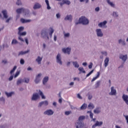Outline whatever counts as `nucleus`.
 I'll return each mask as SVG.
<instances>
[{
	"instance_id": "1",
	"label": "nucleus",
	"mask_w": 128,
	"mask_h": 128,
	"mask_svg": "<svg viewBox=\"0 0 128 128\" xmlns=\"http://www.w3.org/2000/svg\"><path fill=\"white\" fill-rule=\"evenodd\" d=\"M84 118H86V117L84 116H80L79 117V121L76 124V128H80L84 126V122H82L81 120H84Z\"/></svg>"
},
{
	"instance_id": "2",
	"label": "nucleus",
	"mask_w": 128,
	"mask_h": 128,
	"mask_svg": "<svg viewBox=\"0 0 128 128\" xmlns=\"http://www.w3.org/2000/svg\"><path fill=\"white\" fill-rule=\"evenodd\" d=\"M88 24V20L84 16H82L79 19V22H76V24Z\"/></svg>"
},
{
	"instance_id": "3",
	"label": "nucleus",
	"mask_w": 128,
	"mask_h": 128,
	"mask_svg": "<svg viewBox=\"0 0 128 128\" xmlns=\"http://www.w3.org/2000/svg\"><path fill=\"white\" fill-rule=\"evenodd\" d=\"M17 14H22V12H24L25 14V16L28 14L29 11L28 10H26L24 8H20L16 10Z\"/></svg>"
},
{
	"instance_id": "4",
	"label": "nucleus",
	"mask_w": 128,
	"mask_h": 128,
	"mask_svg": "<svg viewBox=\"0 0 128 128\" xmlns=\"http://www.w3.org/2000/svg\"><path fill=\"white\" fill-rule=\"evenodd\" d=\"M58 4H60V6H62L64 4L69 6V4H70V2L68 0H63L61 2H59Z\"/></svg>"
},
{
	"instance_id": "5",
	"label": "nucleus",
	"mask_w": 128,
	"mask_h": 128,
	"mask_svg": "<svg viewBox=\"0 0 128 128\" xmlns=\"http://www.w3.org/2000/svg\"><path fill=\"white\" fill-rule=\"evenodd\" d=\"M72 50V48H64L62 49V51L64 54H70V52Z\"/></svg>"
},
{
	"instance_id": "6",
	"label": "nucleus",
	"mask_w": 128,
	"mask_h": 128,
	"mask_svg": "<svg viewBox=\"0 0 128 128\" xmlns=\"http://www.w3.org/2000/svg\"><path fill=\"white\" fill-rule=\"evenodd\" d=\"M56 62L60 64H62V59L60 58V54H58L56 56Z\"/></svg>"
},
{
	"instance_id": "7",
	"label": "nucleus",
	"mask_w": 128,
	"mask_h": 128,
	"mask_svg": "<svg viewBox=\"0 0 128 128\" xmlns=\"http://www.w3.org/2000/svg\"><path fill=\"white\" fill-rule=\"evenodd\" d=\"M102 125V122H98V121H96V123L92 126V128H96V126H100Z\"/></svg>"
},
{
	"instance_id": "8",
	"label": "nucleus",
	"mask_w": 128,
	"mask_h": 128,
	"mask_svg": "<svg viewBox=\"0 0 128 128\" xmlns=\"http://www.w3.org/2000/svg\"><path fill=\"white\" fill-rule=\"evenodd\" d=\"M116 90H114V87L111 88V92L109 93L110 96H116Z\"/></svg>"
},
{
	"instance_id": "9",
	"label": "nucleus",
	"mask_w": 128,
	"mask_h": 128,
	"mask_svg": "<svg viewBox=\"0 0 128 128\" xmlns=\"http://www.w3.org/2000/svg\"><path fill=\"white\" fill-rule=\"evenodd\" d=\"M40 76H42V74H38V76H36V78L35 80V82L36 84H38L40 80Z\"/></svg>"
},
{
	"instance_id": "10",
	"label": "nucleus",
	"mask_w": 128,
	"mask_h": 128,
	"mask_svg": "<svg viewBox=\"0 0 128 128\" xmlns=\"http://www.w3.org/2000/svg\"><path fill=\"white\" fill-rule=\"evenodd\" d=\"M44 114H47V116H52L54 114V112L52 110H47L44 112Z\"/></svg>"
},
{
	"instance_id": "11",
	"label": "nucleus",
	"mask_w": 128,
	"mask_h": 128,
	"mask_svg": "<svg viewBox=\"0 0 128 128\" xmlns=\"http://www.w3.org/2000/svg\"><path fill=\"white\" fill-rule=\"evenodd\" d=\"M40 98L38 94H33L32 97V100H36Z\"/></svg>"
},
{
	"instance_id": "12",
	"label": "nucleus",
	"mask_w": 128,
	"mask_h": 128,
	"mask_svg": "<svg viewBox=\"0 0 128 128\" xmlns=\"http://www.w3.org/2000/svg\"><path fill=\"white\" fill-rule=\"evenodd\" d=\"M120 58L122 60L123 62H126V59L128 58V56L127 55L124 56L122 54H120Z\"/></svg>"
},
{
	"instance_id": "13",
	"label": "nucleus",
	"mask_w": 128,
	"mask_h": 128,
	"mask_svg": "<svg viewBox=\"0 0 128 128\" xmlns=\"http://www.w3.org/2000/svg\"><path fill=\"white\" fill-rule=\"evenodd\" d=\"M44 105L45 106H48V100H45L44 102H42L39 104V106H42Z\"/></svg>"
},
{
	"instance_id": "14",
	"label": "nucleus",
	"mask_w": 128,
	"mask_h": 128,
	"mask_svg": "<svg viewBox=\"0 0 128 128\" xmlns=\"http://www.w3.org/2000/svg\"><path fill=\"white\" fill-rule=\"evenodd\" d=\"M96 32H97L98 36H102L103 34H102V30L97 29L96 30Z\"/></svg>"
},
{
	"instance_id": "15",
	"label": "nucleus",
	"mask_w": 128,
	"mask_h": 128,
	"mask_svg": "<svg viewBox=\"0 0 128 128\" xmlns=\"http://www.w3.org/2000/svg\"><path fill=\"white\" fill-rule=\"evenodd\" d=\"M110 62V58H106L104 62V68H106L108 66V62Z\"/></svg>"
},
{
	"instance_id": "16",
	"label": "nucleus",
	"mask_w": 128,
	"mask_h": 128,
	"mask_svg": "<svg viewBox=\"0 0 128 128\" xmlns=\"http://www.w3.org/2000/svg\"><path fill=\"white\" fill-rule=\"evenodd\" d=\"M41 35L42 36H48V32H46V30L44 29L42 30Z\"/></svg>"
},
{
	"instance_id": "17",
	"label": "nucleus",
	"mask_w": 128,
	"mask_h": 128,
	"mask_svg": "<svg viewBox=\"0 0 128 128\" xmlns=\"http://www.w3.org/2000/svg\"><path fill=\"white\" fill-rule=\"evenodd\" d=\"M2 14H3L4 18H8V12L6 10H4L2 11Z\"/></svg>"
},
{
	"instance_id": "18",
	"label": "nucleus",
	"mask_w": 128,
	"mask_h": 128,
	"mask_svg": "<svg viewBox=\"0 0 128 128\" xmlns=\"http://www.w3.org/2000/svg\"><path fill=\"white\" fill-rule=\"evenodd\" d=\"M64 20H72V15H67Z\"/></svg>"
},
{
	"instance_id": "19",
	"label": "nucleus",
	"mask_w": 128,
	"mask_h": 128,
	"mask_svg": "<svg viewBox=\"0 0 128 128\" xmlns=\"http://www.w3.org/2000/svg\"><path fill=\"white\" fill-rule=\"evenodd\" d=\"M42 7V6H40V4L38 3H36L34 6V10H36V8H40Z\"/></svg>"
},
{
	"instance_id": "20",
	"label": "nucleus",
	"mask_w": 128,
	"mask_h": 128,
	"mask_svg": "<svg viewBox=\"0 0 128 128\" xmlns=\"http://www.w3.org/2000/svg\"><path fill=\"white\" fill-rule=\"evenodd\" d=\"M106 20H104V22H100L99 24H98V26L100 28H102V26H104L106 24Z\"/></svg>"
},
{
	"instance_id": "21",
	"label": "nucleus",
	"mask_w": 128,
	"mask_h": 128,
	"mask_svg": "<svg viewBox=\"0 0 128 128\" xmlns=\"http://www.w3.org/2000/svg\"><path fill=\"white\" fill-rule=\"evenodd\" d=\"M42 58H40V56H38V58L36 59V61L38 62V64H42Z\"/></svg>"
},
{
	"instance_id": "22",
	"label": "nucleus",
	"mask_w": 128,
	"mask_h": 128,
	"mask_svg": "<svg viewBox=\"0 0 128 128\" xmlns=\"http://www.w3.org/2000/svg\"><path fill=\"white\" fill-rule=\"evenodd\" d=\"M20 22H22V24H26V22H30V20H24V18L20 19Z\"/></svg>"
},
{
	"instance_id": "23",
	"label": "nucleus",
	"mask_w": 128,
	"mask_h": 128,
	"mask_svg": "<svg viewBox=\"0 0 128 128\" xmlns=\"http://www.w3.org/2000/svg\"><path fill=\"white\" fill-rule=\"evenodd\" d=\"M30 52V50H28L27 51H25V52L21 51L19 52L18 56L26 54H28V52Z\"/></svg>"
},
{
	"instance_id": "24",
	"label": "nucleus",
	"mask_w": 128,
	"mask_h": 128,
	"mask_svg": "<svg viewBox=\"0 0 128 128\" xmlns=\"http://www.w3.org/2000/svg\"><path fill=\"white\" fill-rule=\"evenodd\" d=\"M48 77L46 76L43 79V84H46L48 82Z\"/></svg>"
},
{
	"instance_id": "25",
	"label": "nucleus",
	"mask_w": 128,
	"mask_h": 128,
	"mask_svg": "<svg viewBox=\"0 0 128 128\" xmlns=\"http://www.w3.org/2000/svg\"><path fill=\"white\" fill-rule=\"evenodd\" d=\"M50 32L49 33L50 38H52V34H54V29L52 28H50Z\"/></svg>"
},
{
	"instance_id": "26",
	"label": "nucleus",
	"mask_w": 128,
	"mask_h": 128,
	"mask_svg": "<svg viewBox=\"0 0 128 128\" xmlns=\"http://www.w3.org/2000/svg\"><path fill=\"white\" fill-rule=\"evenodd\" d=\"M100 108H96L94 110V114H100Z\"/></svg>"
},
{
	"instance_id": "27",
	"label": "nucleus",
	"mask_w": 128,
	"mask_h": 128,
	"mask_svg": "<svg viewBox=\"0 0 128 128\" xmlns=\"http://www.w3.org/2000/svg\"><path fill=\"white\" fill-rule=\"evenodd\" d=\"M88 106V105L86 104H84L80 107L81 110H86Z\"/></svg>"
},
{
	"instance_id": "28",
	"label": "nucleus",
	"mask_w": 128,
	"mask_h": 128,
	"mask_svg": "<svg viewBox=\"0 0 128 128\" xmlns=\"http://www.w3.org/2000/svg\"><path fill=\"white\" fill-rule=\"evenodd\" d=\"M72 64H73V65L74 66L75 68H80V65L78 64V62H73Z\"/></svg>"
},
{
	"instance_id": "29",
	"label": "nucleus",
	"mask_w": 128,
	"mask_h": 128,
	"mask_svg": "<svg viewBox=\"0 0 128 128\" xmlns=\"http://www.w3.org/2000/svg\"><path fill=\"white\" fill-rule=\"evenodd\" d=\"M45 2L47 5L48 10H50V3L48 2V0H45Z\"/></svg>"
},
{
	"instance_id": "30",
	"label": "nucleus",
	"mask_w": 128,
	"mask_h": 128,
	"mask_svg": "<svg viewBox=\"0 0 128 128\" xmlns=\"http://www.w3.org/2000/svg\"><path fill=\"white\" fill-rule=\"evenodd\" d=\"M122 98H123L124 102H126V100H128V96L127 95L123 94Z\"/></svg>"
},
{
	"instance_id": "31",
	"label": "nucleus",
	"mask_w": 128,
	"mask_h": 128,
	"mask_svg": "<svg viewBox=\"0 0 128 128\" xmlns=\"http://www.w3.org/2000/svg\"><path fill=\"white\" fill-rule=\"evenodd\" d=\"M107 2L108 4L110 5L112 8H114V4L110 2V0H107Z\"/></svg>"
},
{
	"instance_id": "32",
	"label": "nucleus",
	"mask_w": 128,
	"mask_h": 128,
	"mask_svg": "<svg viewBox=\"0 0 128 128\" xmlns=\"http://www.w3.org/2000/svg\"><path fill=\"white\" fill-rule=\"evenodd\" d=\"M78 70H80V72H83V74H86V71L84 70V68L82 67L79 68Z\"/></svg>"
},
{
	"instance_id": "33",
	"label": "nucleus",
	"mask_w": 128,
	"mask_h": 128,
	"mask_svg": "<svg viewBox=\"0 0 128 128\" xmlns=\"http://www.w3.org/2000/svg\"><path fill=\"white\" fill-rule=\"evenodd\" d=\"M6 94L8 98H10V96H12L14 94V92H11L10 93H8V92H6Z\"/></svg>"
},
{
	"instance_id": "34",
	"label": "nucleus",
	"mask_w": 128,
	"mask_h": 128,
	"mask_svg": "<svg viewBox=\"0 0 128 128\" xmlns=\"http://www.w3.org/2000/svg\"><path fill=\"white\" fill-rule=\"evenodd\" d=\"M88 108H91L92 110V108H94V104L90 103L88 106Z\"/></svg>"
},
{
	"instance_id": "35",
	"label": "nucleus",
	"mask_w": 128,
	"mask_h": 128,
	"mask_svg": "<svg viewBox=\"0 0 128 128\" xmlns=\"http://www.w3.org/2000/svg\"><path fill=\"white\" fill-rule=\"evenodd\" d=\"M16 70V66H14V68H12V70H11V71L10 72V74H14V70Z\"/></svg>"
},
{
	"instance_id": "36",
	"label": "nucleus",
	"mask_w": 128,
	"mask_h": 128,
	"mask_svg": "<svg viewBox=\"0 0 128 128\" xmlns=\"http://www.w3.org/2000/svg\"><path fill=\"white\" fill-rule=\"evenodd\" d=\"M18 34H19V36H26V32H18Z\"/></svg>"
},
{
	"instance_id": "37",
	"label": "nucleus",
	"mask_w": 128,
	"mask_h": 128,
	"mask_svg": "<svg viewBox=\"0 0 128 128\" xmlns=\"http://www.w3.org/2000/svg\"><path fill=\"white\" fill-rule=\"evenodd\" d=\"M39 94L40 96H41L42 98H46V97L44 96V93H42V92H41L40 90H39Z\"/></svg>"
},
{
	"instance_id": "38",
	"label": "nucleus",
	"mask_w": 128,
	"mask_h": 128,
	"mask_svg": "<svg viewBox=\"0 0 128 128\" xmlns=\"http://www.w3.org/2000/svg\"><path fill=\"white\" fill-rule=\"evenodd\" d=\"M22 82V79H20L18 80L16 84L18 86H19V84H20Z\"/></svg>"
},
{
	"instance_id": "39",
	"label": "nucleus",
	"mask_w": 128,
	"mask_h": 128,
	"mask_svg": "<svg viewBox=\"0 0 128 128\" xmlns=\"http://www.w3.org/2000/svg\"><path fill=\"white\" fill-rule=\"evenodd\" d=\"M18 44V40H16L15 39L12 40V44Z\"/></svg>"
},
{
	"instance_id": "40",
	"label": "nucleus",
	"mask_w": 128,
	"mask_h": 128,
	"mask_svg": "<svg viewBox=\"0 0 128 128\" xmlns=\"http://www.w3.org/2000/svg\"><path fill=\"white\" fill-rule=\"evenodd\" d=\"M88 112H90V118H94V114H92V111H88Z\"/></svg>"
},
{
	"instance_id": "41",
	"label": "nucleus",
	"mask_w": 128,
	"mask_h": 128,
	"mask_svg": "<svg viewBox=\"0 0 128 128\" xmlns=\"http://www.w3.org/2000/svg\"><path fill=\"white\" fill-rule=\"evenodd\" d=\"M24 30V27L21 26L18 28V32H22V30Z\"/></svg>"
},
{
	"instance_id": "42",
	"label": "nucleus",
	"mask_w": 128,
	"mask_h": 128,
	"mask_svg": "<svg viewBox=\"0 0 128 128\" xmlns=\"http://www.w3.org/2000/svg\"><path fill=\"white\" fill-rule=\"evenodd\" d=\"M92 72H94V70H92L88 74H87L86 77L88 78V76H90Z\"/></svg>"
},
{
	"instance_id": "43",
	"label": "nucleus",
	"mask_w": 128,
	"mask_h": 128,
	"mask_svg": "<svg viewBox=\"0 0 128 128\" xmlns=\"http://www.w3.org/2000/svg\"><path fill=\"white\" fill-rule=\"evenodd\" d=\"M118 42L119 44H120L121 42H122V44H123L124 46L126 44V42L122 40H120L118 41Z\"/></svg>"
},
{
	"instance_id": "44",
	"label": "nucleus",
	"mask_w": 128,
	"mask_h": 128,
	"mask_svg": "<svg viewBox=\"0 0 128 128\" xmlns=\"http://www.w3.org/2000/svg\"><path fill=\"white\" fill-rule=\"evenodd\" d=\"M29 82H30V79H28V78H24V82H26V84H28Z\"/></svg>"
},
{
	"instance_id": "45",
	"label": "nucleus",
	"mask_w": 128,
	"mask_h": 128,
	"mask_svg": "<svg viewBox=\"0 0 128 128\" xmlns=\"http://www.w3.org/2000/svg\"><path fill=\"white\" fill-rule=\"evenodd\" d=\"M16 4H17V6H20V4H22V2H20V0H18Z\"/></svg>"
},
{
	"instance_id": "46",
	"label": "nucleus",
	"mask_w": 128,
	"mask_h": 128,
	"mask_svg": "<svg viewBox=\"0 0 128 128\" xmlns=\"http://www.w3.org/2000/svg\"><path fill=\"white\" fill-rule=\"evenodd\" d=\"M71 113H72L71 111H66L65 112V114H66V116H68Z\"/></svg>"
},
{
	"instance_id": "47",
	"label": "nucleus",
	"mask_w": 128,
	"mask_h": 128,
	"mask_svg": "<svg viewBox=\"0 0 128 128\" xmlns=\"http://www.w3.org/2000/svg\"><path fill=\"white\" fill-rule=\"evenodd\" d=\"M20 74V71H17L14 75V78H17V76Z\"/></svg>"
},
{
	"instance_id": "48",
	"label": "nucleus",
	"mask_w": 128,
	"mask_h": 128,
	"mask_svg": "<svg viewBox=\"0 0 128 128\" xmlns=\"http://www.w3.org/2000/svg\"><path fill=\"white\" fill-rule=\"evenodd\" d=\"M20 64H24V59H21L20 60Z\"/></svg>"
},
{
	"instance_id": "49",
	"label": "nucleus",
	"mask_w": 128,
	"mask_h": 128,
	"mask_svg": "<svg viewBox=\"0 0 128 128\" xmlns=\"http://www.w3.org/2000/svg\"><path fill=\"white\" fill-rule=\"evenodd\" d=\"M100 72H97V75L96 76V78H100Z\"/></svg>"
},
{
	"instance_id": "50",
	"label": "nucleus",
	"mask_w": 128,
	"mask_h": 128,
	"mask_svg": "<svg viewBox=\"0 0 128 128\" xmlns=\"http://www.w3.org/2000/svg\"><path fill=\"white\" fill-rule=\"evenodd\" d=\"M18 40L21 42H24V38H22L20 36L18 37Z\"/></svg>"
},
{
	"instance_id": "51",
	"label": "nucleus",
	"mask_w": 128,
	"mask_h": 128,
	"mask_svg": "<svg viewBox=\"0 0 128 128\" xmlns=\"http://www.w3.org/2000/svg\"><path fill=\"white\" fill-rule=\"evenodd\" d=\"M77 96L78 98H80V100L82 99V98L80 96V94H78Z\"/></svg>"
},
{
	"instance_id": "52",
	"label": "nucleus",
	"mask_w": 128,
	"mask_h": 128,
	"mask_svg": "<svg viewBox=\"0 0 128 128\" xmlns=\"http://www.w3.org/2000/svg\"><path fill=\"white\" fill-rule=\"evenodd\" d=\"M64 36H65L66 38H68V37L70 36V33L65 34H64Z\"/></svg>"
},
{
	"instance_id": "53",
	"label": "nucleus",
	"mask_w": 128,
	"mask_h": 128,
	"mask_svg": "<svg viewBox=\"0 0 128 128\" xmlns=\"http://www.w3.org/2000/svg\"><path fill=\"white\" fill-rule=\"evenodd\" d=\"M113 16H118V14H116V12H113Z\"/></svg>"
},
{
	"instance_id": "54",
	"label": "nucleus",
	"mask_w": 128,
	"mask_h": 128,
	"mask_svg": "<svg viewBox=\"0 0 128 128\" xmlns=\"http://www.w3.org/2000/svg\"><path fill=\"white\" fill-rule=\"evenodd\" d=\"M8 48V44H4L3 48Z\"/></svg>"
},
{
	"instance_id": "55",
	"label": "nucleus",
	"mask_w": 128,
	"mask_h": 128,
	"mask_svg": "<svg viewBox=\"0 0 128 128\" xmlns=\"http://www.w3.org/2000/svg\"><path fill=\"white\" fill-rule=\"evenodd\" d=\"M10 20H12V18L10 17L6 20V22H10Z\"/></svg>"
},
{
	"instance_id": "56",
	"label": "nucleus",
	"mask_w": 128,
	"mask_h": 128,
	"mask_svg": "<svg viewBox=\"0 0 128 128\" xmlns=\"http://www.w3.org/2000/svg\"><path fill=\"white\" fill-rule=\"evenodd\" d=\"M125 116L126 122L128 124V116Z\"/></svg>"
},
{
	"instance_id": "57",
	"label": "nucleus",
	"mask_w": 128,
	"mask_h": 128,
	"mask_svg": "<svg viewBox=\"0 0 128 128\" xmlns=\"http://www.w3.org/2000/svg\"><path fill=\"white\" fill-rule=\"evenodd\" d=\"M92 68V63H90L88 66V68Z\"/></svg>"
},
{
	"instance_id": "58",
	"label": "nucleus",
	"mask_w": 128,
	"mask_h": 128,
	"mask_svg": "<svg viewBox=\"0 0 128 128\" xmlns=\"http://www.w3.org/2000/svg\"><path fill=\"white\" fill-rule=\"evenodd\" d=\"M25 42H26V44H28V40L27 38H25Z\"/></svg>"
},
{
	"instance_id": "59",
	"label": "nucleus",
	"mask_w": 128,
	"mask_h": 128,
	"mask_svg": "<svg viewBox=\"0 0 128 128\" xmlns=\"http://www.w3.org/2000/svg\"><path fill=\"white\" fill-rule=\"evenodd\" d=\"M14 78V76H11L10 78H9V80H12V79Z\"/></svg>"
},
{
	"instance_id": "60",
	"label": "nucleus",
	"mask_w": 128,
	"mask_h": 128,
	"mask_svg": "<svg viewBox=\"0 0 128 128\" xmlns=\"http://www.w3.org/2000/svg\"><path fill=\"white\" fill-rule=\"evenodd\" d=\"M95 10H96V12H98V10H100V8L96 7V8H95Z\"/></svg>"
},
{
	"instance_id": "61",
	"label": "nucleus",
	"mask_w": 128,
	"mask_h": 128,
	"mask_svg": "<svg viewBox=\"0 0 128 128\" xmlns=\"http://www.w3.org/2000/svg\"><path fill=\"white\" fill-rule=\"evenodd\" d=\"M56 16L57 18H60V14H56Z\"/></svg>"
},
{
	"instance_id": "62",
	"label": "nucleus",
	"mask_w": 128,
	"mask_h": 128,
	"mask_svg": "<svg viewBox=\"0 0 128 128\" xmlns=\"http://www.w3.org/2000/svg\"><path fill=\"white\" fill-rule=\"evenodd\" d=\"M96 78H96V77L93 78H92V82H94V80H96Z\"/></svg>"
},
{
	"instance_id": "63",
	"label": "nucleus",
	"mask_w": 128,
	"mask_h": 128,
	"mask_svg": "<svg viewBox=\"0 0 128 128\" xmlns=\"http://www.w3.org/2000/svg\"><path fill=\"white\" fill-rule=\"evenodd\" d=\"M6 62H7L6 60H3L2 63L6 64Z\"/></svg>"
},
{
	"instance_id": "64",
	"label": "nucleus",
	"mask_w": 128,
	"mask_h": 128,
	"mask_svg": "<svg viewBox=\"0 0 128 128\" xmlns=\"http://www.w3.org/2000/svg\"><path fill=\"white\" fill-rule=\"evenodd\" d=\"M88 64L86 63V62H84L83 64H82V66H86Z\"/></svg>"
}]
</instances>
